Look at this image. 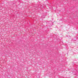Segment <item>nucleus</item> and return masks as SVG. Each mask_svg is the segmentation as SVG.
Wrapping results in <instances>:
<instances>
[{
	"mask_svg": "<svg viewBox=\"0 0 78 78\" xmlns=\"http://www.w3.org/2000/svg\"><path fill=\"white\" fill-rule=\"evenodd\" d=\"M61 20V21H62V19H61V20Z\"/></svg>",
	"mask_w": 78,
	"mask_h": 78,
	"instance_id": "1",
	"label": "nucleus"
}]
</instances>
